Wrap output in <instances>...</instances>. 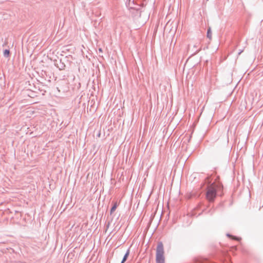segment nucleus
<instances>
[{"instance_id": "nucleus-1", "label": "nucleus", "mask_w": 263, "mask_h": 263, "mask_svg": "<svg viewBox=\"0 0 263 263\" xmlns=\"http://www.w3.org/2000/svg\"><path fill=\"white\" fill-rule=\"evenodd\" d=\"M219 189H220V185L216 182L213 183L208 188L206 196L209 201L214 200L216 196V192Z\"/></svg>"}, {"instance_id": "nucleus-2", "label": "nucleus", "mask_w": 263, "mask_h": 263, "mask_svg": "<svg viewBox=\"0 0 263 263\" xmlns=\"http://www.w3.org/2000/svg\"><path fill=\"white\" fill-rule=\"evenodd\" d=\"M163 245L159 242L156 249V260L157 263H165V257Z\"/></svg>"}, {"instance_id": "nucleus-3", "label": "nucleus", "mask_w": 263, "mask_h": 263, "mask_svg": "<svg viewBox=\"0 0 263 263\" xmlns=\"http://www.w3.org/2000/svg\"><path fill=\"white\" fill-rule=\"evenodd\" d=\"M129 252H130L129 250H128L127 251V252H126V254H125L121 263H124L127 260V258L128 257L129 254Z\"/></svg>"}, {"instance_id": "nucleus-4", "label": "nucleus", "mask_w": 263, "mask_h": 263, "mask_svg": "<svg viewBox=\"0 0 263 263\" xmlns=\"http://www.w3.org/2000/svg\"><path fill=\"white\" fill-rule=\"evenodd\" d=\"M117 207V203H115L114 205V206L112 207V208L110 210V214L113 213L115 210H116Z\"/></svg>"}, {"instance_id": "nucleus-5", "label": "nucleus", "mask_w": 263, "mask_h": 263, "mask_svg": "<svg viewBox=\"0 0 263 263\" xmlns=\"http://www.w3.org/2000/svg\"><path fill=\"white\" fill-rule=\"evenodd\" d=\"M207 36L208 38H209L210 39H212V32L211 31V29L209 28L208 30V32H207Z\"/></svg>"}, {"instance_id": "nucleus-6", "label": "nucleus", "mask_w": 263, "mask_h": 263, "mask_svg": "<svg viewBox=\"0 0 263 263\" xmlns=\"http://www.w3.org/2000/svg\"><path fill=\"white\" fill-rule=\"evenodd\" d=\"M9 53H10V52H9V50H5L4 51V54L5 55H7V56L9 55Z\"/></svg>"}, {"instance_id": "nucleus-7", "label": "nucleus", "mask_w": 263, "mask_h": 263, "mask_svg": "<svg viewBox=\"0 0 263 263\" xmlns=\"http://www.w3.org/2000/svg\"><path fill=\"white\" fill-rule=\"evenodd\" d=\"M99 50V51H100V52H102V49L100 48Z\"/></svg>"}, {"instance_id": "nucleus-8", "label": "nucleus", "mask_w": 263, "mask_h": 263, "mask_svg": "<svg viewBox=\"0 0 263 263\" xmlns=\"http://www.w3.org/2000/svg\"><path fill=\"white\" fill-rule=\"evenodd\" d=\"M233 239H237L236 238H235V237H233Z\"/></svg>"}]
</instances>
